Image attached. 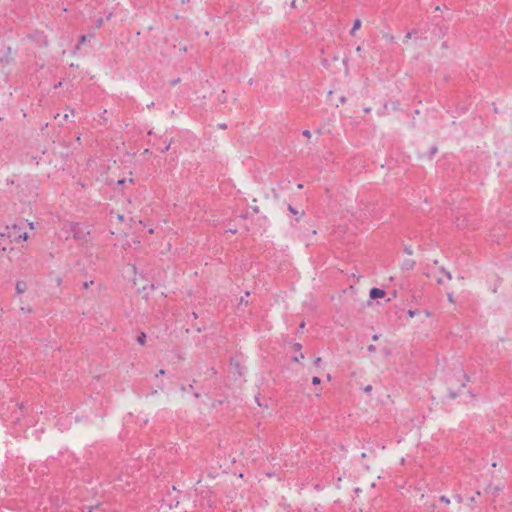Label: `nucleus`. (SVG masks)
<instances>
[{
    "label": "nucleus",
    "instance_id": "nucleus-11",
    "mask_svg": "<svg viewBox=\"0 0 512 512\" xmlns=\"http://www.w3.org/2000/svg\"><path fill=\"white\" fill-rule=\"evenodd\" d=\"M408 315H409V317H414L415 316V312L412 311V310H409L408 311Z\"/></svg>",
    "mask_w": 512,
    "mask_h": 512
},
{
    "label": "nucleus",
    "instance_id": "nucleus-5",
    "mask_svg": "<svg viewBox=\"0 0 512 512\" xmlns=\"http://www.w3.org/2000/svg\"><path fill=\"white\" fill-rule=\"evenodd\" d=\"M288 209L292 214L298 215L299 217H302L304 215V211H297L291 205L288 206Z\"/></svg>",
    "mask_w": 512,
    "mask_h": 512
},
{
    "label": "nucleus",
    "instance_id": "nucleus-8",
    "mask_svg": "<svg viewBox=\"0 0 512 512\" xmlns=\"http://www.w3.org/2000/svg\"><path fill=\"white\" fill-rule=\"evenodd\" d=\"M320 382H321V380H320L319 377L315 376V377L312 378V383L314 385H318V384H320Z\"/></svg>",
    "mask_w": 512,
    "mask_h": 512
},
{
    "label": "nucleus",
    "instance_id": "nucleus-6",
    "mask_svg": "<svg viewBox=\"0 0 512 512\" xmlns=\"http://www.w3.org/2000/svg\"><path fill=\"white\" fill-rule=\"evenodd\" d=\"M147 225L148 226H143V227L148 229L149 234H154L155 231H154L153 225L150 224L149 218H147Z\"/></svg>",
    "mask_w": 512,
    "mask_h": 512
},
{
    "label": "nucleus",
    "instance_id": "nucleus-16",
    "mask_svg": "<svg viewBox=\"0 0 512 512\" xmlns=\"http://www.w3.org/2000/svg\"><path fill=\"white\" fill-rule=\"evenodd\" d=\"M125 181L124 180H120L118 181V184H123Z\"/></svg>",
    "mask_w": 512,
    "mask_h": 512
},
{
    "label": "nucleus",
    "instance_id": "nucleus-9",
    "mask_svg": "<svg viewBox=\"0 0 512 512\" xmlns=\"http://www.w3.org/2000/svg\"><path fill=\"white\" fill-rule=\"evenodd\" d=\"M440 500H441L442 502H444L445 504H447V505H448V504H450V500H449L448 498H446L445 496H442V497L440 498Z\"/></svg>",
    "mask_w": 512,
    "mask_h": 512
},
{
    "label": "nucleus",
    "instance_id": "nucleus-1",
    "mask_svg": "<svg viewBox=\"0 0 512 512\" xmlns=\"http://www.w3.org/2000/svg\"><path fill=\"white\" fill-rule=\"evenodd\" d=\"M121 209L112 211L110 221L120 228H135L136 226H148L147 218L153 212V208L144 200L135 198L127 199L121 205Z\"/></svg>",
    "mask_w": 512,
    "mask_h": 512
},
{
    "label": "nucleus",
    "instance_id": "nucleus-18",
    "mask_svg": "<svg viewBox=\"0 0 512 512\" xmlns=\"http://www.w3.org/2000/svg\"><path fill=\"white\" fill-rule=\"evenodd\" d=\"M134 243H135V244H139V243H140V241H139V240H134Z\"/></svg>",
    "mask_w": 512,
    "mask_h": 512
},
{
    "label": "nucleus",
    "instance_id": "nucleus-12",
    "mask_svg": "<svg viewBox=\"0 0 512 512\" xmlns=\"http://www.w3.org/2000/svg\"><path fill=\"white\" fill-rule=\"evenodd\" d=\"M320 361H321V358H319V357H318V358L316 359V361H315V364H316V365H318V364L320 363Z\"/></svg>",
    "mask_w": 512,
    "mask_h": 512
},
{
    "label": "nucleus",
    "instance_id": "nucleus-14",
    "mask_svg": "<svg viewBox=\"0 0 512 512\" xmlns=\"http://www.w3.org/2000/svg\"><path fill=\"white\" fill-rule=\"evenodd\" d=\"M292 6L293 7H296L297 6V3H295V1L292 2Z\"/></svg>",
    "mask_w": 512,
    "mask_h": 512
},
{
    "label": "nucleus",
    "instance_id": "nucleus-3",
    "mask_svg": "<svg viewBox=\"0 0 512 512\" xmlns=\"http://www.w3.org/2000/svg\"><path fill=\"white\" fill-rule=\"evenodd\" d=\"M370 298L371 299H378V298H383L385 297L386 293L384 290L382 289H379V288H372L370 290Z\"/></svg>",
    "mask_w": 512,
    "mask_h": 512
},
{
    "label": "nucleus",
    "instance_id": "nucleus-15",
    "mask_svg": "<svg viewBox=\"0 0 512 512\" xmlns=\"http://www.w3.org/2000/svg\"><path fill=\"white\" fill-rule=\"evenodd\" d=\"M292 6L293 7H296L297 6V3H295V1L292 2Z\"/></svg>",
    "mask_w": 512,
    "mask_h": 512
},
{
    "label": "nucleus",
    "instance_id": "nucleus-17",
    "mask_svg": "<svg viewBox=\"0 0 512 512\" xmlns=\"http://www.w3.org/2000/svg\"><path fill=\"white\" fill-rule=\"evenodd\" d=\"M365 112H366V113L370 112V108H366V109H365Z\"/></svg>",
    "mask_w": 512,
    "mask_h": 512
},
{
    "label": "nucleus",
    "instance_id": "nucleus-13",
    "mask_svg": "<svg viewBox=\"0 0 512 512\" xmlns=\"http://www.w3.org/2000/svg\"><path fill=\"white\" fill-rule=\"evenodd\" d=\"M86 40V37L85 36H82L81 37V42H84Z\"/></svg>",
    "mask_w": 512,
    "mask_h": 512
},
{
    "label": "nucleus",
    "instance_id": "nucleus-4",
    "mask_svg": "<svg viewBox=\"0 0 512 512\" xmlns=\"http://www.w3.org/2000/svg\"><path fill=\"white\" fill-rule=\"evenodd\" d=\"M361 21L359 19H356L353 23V27L351 29V34L354 35L356 31H358L361 28Z\"/></svg>",
    "mask_w": 512,
    "mask_h": 512
},
{
    "label": "nucleus",
    "instance_id": "nucleus-7",
    "mask_svg": "<svg viewBox=\"0 0 512 512\" xmlns=\"http://www.w3.org/2000/svg\"><path fill=\"white\" fill-rule=\"evenodd\" d=\"M16 289L19 293H22L25 290V284L24 283H18L16 286Z\"/></svg>",
    "mask_w": 512,
    "mask_h": 512
},
{
    "label": "nucleus",
    "instance_id": "nucleus-2",
    "mask_svg": "<svg viewBox=\"0 0 512 512\" xmlns=\"http://www.w3.org/2000/svg\"><path fill=\"white\" fill-rule=\"evenodd\" d=\"M9 237H12L15 241H26L28 239L27 232L22 231L20 225L7 226Z\"/></svg>",
    "mask_w": 512,
    "mask_h": 512
},
{
    "label": "nucleus",
    "instance_id": "nucleus-10",
    "mask_svg": "<svg viewBox=\"0 0 512 512\" xmlns=\"http://www.w3.org/2000/svg\"><path fill=\"white\" fill-rule=\"evenodd\" d=\"M92 284H93V281L85 282V283H84V288H85V289H88V288H89V286H90V285H92Z\"/></svg>",
    "mask_w": 512,
    "mask_h": 512
}]
</instances>
